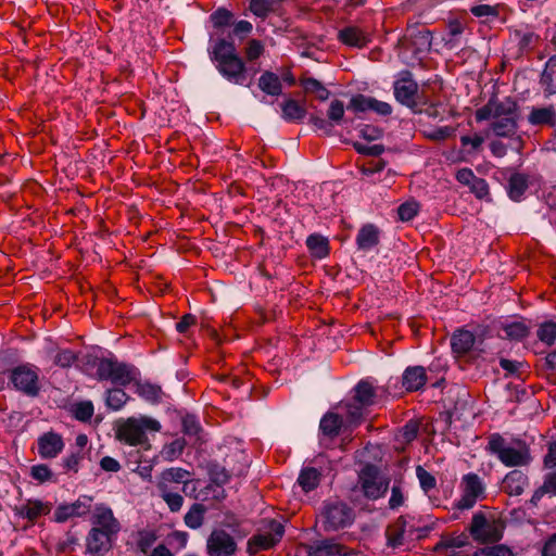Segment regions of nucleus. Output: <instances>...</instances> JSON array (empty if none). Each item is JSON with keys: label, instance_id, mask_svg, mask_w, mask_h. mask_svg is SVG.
<instances>
[{"label": "nucleus", "instance_id": "obj_10", "mask_svg": "<svg viewBox=\"0 0 556 556\" xmlns=\"http://www.w3.org/2000/svg\"><path fill=\"white\" fill-rule=\"evenodd\" d=\"M359 483L364 495L369 500L382 497L389 488V480L380 476L375 465H366L362 469Z\"/></svg>", "mask_w": 556, "mask_h": 556}, {"label": "nucleus", "instance_id": "obj_59", "mask_svg": "<svg viewBox=\"0 0 556 556\" xmlns=\"http://www.w3.org/2000/svg\"><path fill=\"white\" fill-rule=\"evenodd\" d=\"M473 556H514V553L506 545L500 544L480 548L473 553Z\"/></svg>", "mask_w": 556, "mask_h": 556}, {"label": "nucleus", "instance_id": "obj_44", "mask_svg": "<svg viewBox=\"0 0 556 556\" xmlns=\"http://www.w3.org/2000/svg\"><path fill=\"white\" fill-rule=\"evenodd\" d=\"M505 337L510 340L520 341L528 337L530 329L523 321H515L503 327Z\"/></svg>", "mask_w": 556, "mask_h": 556}, {"label": "nucleus", "instance_id": "obj_7", "mask_svg": "<svg viewBox=\"0 0 556 556\" xmlns=\"http://www.w3.org/2000/svg\"><path fill=\"white\" fill-rule=\"evenodd\" d=\"M285 534L283 525L275 519L267 522L266 530L252 535L247 543V553L254 556L262 551H267L276 546Z\"/></svg>", "mask_w": 556, "mask_h": 556}, {"label": "nucleus", "instance_id": "obj_35", "mask_svg": "<svg viewBox=\"0 0 556 556\" xmlns=\"http://www.w3.org/2000/svg\"><path fill=\"white\" fill-rule=\"evenodd\" d=\"M528 189V177L521 173H515L508 180V195L514 201H519Z\"/></svg>", "mask_w": 556, "mask_h": 556}, {"label": "nucleus", "instance_id": "obj_57", "mask_svg": "<svg viewBox=\"0 0 556 556\" xmlns=\"http://www.w3.org/2000/svg\"><path fill=\"white\" fill-rule=\"evenodd\" d=\"M418 432L419 424L410 420L400 429L397 438L403 443H410L417 438Z\"/></svg>", "mask_w": 556, "mask_h": 556}, {"label": "nucleus", "instance_id": "obj_24", "mask_svg": "<svg viewBox=\"0 0 556 556\" xmlns=\"http://www.w3.org/2000/svg\"><path fill=\"white\" fill-rule=\"evenodd\" d=\"M475 342L476 337L471 331L459 329L451 338L452 351L457 356H465L472 350Z\"/></svg>", "mask_w": 556, "mask_h": 556}, {"label": "nucleus", "instance_id": "obj_39", "mask_svg": "<svg viewBox=\"0 0 556 556\" xmlns=\"http://www.w3.org/2000/svg\"><path fill=\"white\" fill-rule=\"evenodd\" d=\"M160 497L166 503L172 513H178L184 505V497L173 488H157Z\"/></svg>", "mask_w": 556, "mask_h": 556}, {"label": "nucleus", "instance_id": "obj_62", "mask_svg": "<svg viewBox=\"0 0 556 556\" xmlns=\"http://www.w3.org/2000/svg\"><path fill=\"white\" fill-rule=\"evenodd\" d=\"M470 191L479 200H490L489 185L483 178L477 177L470 186Z\"/></svg>", "mask_w": 556, "mask_h": 556}, {"label": "nucleus", "instance_id": "obj_12", "mask_svg": "<svg viewBox=\"0 0 556 556\" xmlns=\"http://www.w3.org/2000/svg\"><path fill=\"white\" fill-rule=\"evenodd\" d=\"M237 552V543L228 532L215 529L206 541L207 556H232Z\"/></svg>", "mask_w": 556, "mask_h": 556}, {"label": "nucleus", "instance_id": "obj_45", "mask_svg": "<svg viewBox=\"0 0 556 556\" xmlns=\"http://www.w3.org/2000/svg\"><path fill=\"white\" fill-rule=\"evenodd\" d=\"M416 476L418 478L420 488L426 494H429L437 488L435 477L427 471L422 466L418 465L416 467Z\"/></svg>", "mask_w": 556, "mask_h": 556}, {"label": "nucleus", "instance_id": "obj_14", "mask_svg": "<svg viewBox=\"0 0 556 556\" xmlns=\"http://www.w3.org/2000/svg\"><path fill=\"white\" fill-rule=\"evenodd\" d=\"M64 440L62 435L54 431L42 433L37 439L38 455L42 459H52L58 457L64 450Z\"/></svg>", "mask_w": 556, "mask_h": 556}, {"label": "nucleus", "instance_id": "obj_18", "mask_svg": "<svg viewBox=\"0 0 556 556\" xmlns=\"http://www.w3.org/2000/svg\"><path fill=\"white\" fill-rule=\"evenodd\" d=\"M92 497L83 495L72 504L61 505L54 510V520L64 522L72 517H81L87 515L91 508Z\"/></svg>", "mask_w": 556, "mask_h": 556}, {"label": "nucleus", "instance_id": "obj_11", "mask_svg": "<svg viewBox=\"0 0 556 556\" xmlns=\"http://www.w3.org/2000/svg\"><path fill=\"white\" fill-rule=\"evenodd\" d=\"M518 104L510 98L498 100L491 98L486 104L478 109L475 113L477 122H483L488 119H498L506 116L517 115Z\"/></svg>", "mask_w": 556, "mask_h": 556}, {"label": "nucleus", "instance_id": "obj_19", "mask_svg": "<svg viewBox=\"0 0 556 556\" xmlns=\"http://www.w3.org/2000/svg\"><path fill=\"white\" fill-rule=\"evenodd\" d=\"M342 551L341 544L334 540L325 539L300 546L298 553L304 552L307 556H342Z\"/></svg>", "mask_w": 556, "mask_h": 556}, {"label": "nucleus", "instance_id": "obj_41", "mask_svg": "<svg viewBox=\"0 0 556 556\" xmlns=\"http://www.w3.org/2000/svg\"><path fill=\"white\" fill-rule=\"evenodd\" d=\"M207 472L211 481L217 485L228 483L231 477L230 471L216 462H210L207 464Z\"/></svg>", "mask_w": 556, "mask_h": 556}, {"label": "nucleus", "instance_id": "obj_21", "mask_svg": "<svg viewBox=\"0 0 556 556\" xmlns=\"http://www.w3.org/2000/svg\"><path fill=\"white\" fill-rule=\"evenodd\" d=\"M379 388L369 379L359 380L353 388V396L357 403L370 408L379 403Z\"/></svg>", "mask_w": 556, "mask_h": 556}, {"label": "nucleus", "instance_id": "obj_13", "mask_svg": "<svg viewBox=\"0 0 556 556\" xmlns=\"http://www.w3.org/2000/svg\"><path fill=\"white\" fill-rule=\"evenodd\" d=\"M90 521L91 529H97L113 536H116L121 530L119 521L114 517L112 509L104 504L96 505Z\"/></svg>", "mask_w": 556, "mask_h": 556}, {"label": "nucleus", "instance_id": "obj_27", "mask_svg": "<svg viewBox=\"0 0 556 556\" xmlns=\"http://www.w3.org/2000/svg\"><path fill=\"white\" fill-rule=\"evenodd\" d=\"M379 229L372 225H364L357 232L356 244L358 250L369 251L379 243Z\"/></svg>", "mask_w": 556, "mask_h": 556}, {"label": "nucleus", "instance_id": "obj_29", "mask_svg": "<svg viewBox=\"0 0 556 556\" xmlns=\"http://www.w3.org/2000/svg\"><path fill=\"white\" fill-rule=\"evenodd\" d=\"M528 122L533 126H554L556 122V110L553 105L532 108Z\"/></svg>", "mask_w": 556, "mask_h": 556}, {"label": "nucleus", "instance_id": "obj_16", "mask_svg": "<svg viewBox=\"0 0 556 556\" xmlns=\"http://www.w3.org/2000/svg\"><path fill=\"white\" fill-rule=\"evenodd\" d=\"M394 97L403 105L412 110L417 108L416 96L418 92L417 83L410 77L409 73L394 83Z\"/></svg>", "mask_w": 556, "mask_h": 556}, {"label": "nucleus", "instance_id": "obj_26", "mask_svg": "<svg viewBox=\"0 0 556 556\" xmlns=\"http://www.w3.org/2000/svg\"><path fill=\"white\" fill-rule=\"evenodd\" d=\"M341 407L345 412L346 422L350 427L359 426L369 414V408L361 405V403H357L354 399L342 403Z\"/></svg>", "mask_w": 556, "mask_h": 556}, {"label": "nucleus", "instance_id": "obj_37", "mask_svg": "<svg viewBox=\"0 0 556 556\" xmlns=\"http://www.w3.org/2000/svg\"><path fill=\"white\" fill-rule=\"evenodd\" d=\"M282 117L289 122L302 121L306 115V109L296 100L288 99L281 104Z\"/></svg>", "mask_w": 556, "mask_h": 556}, {"label": "nucleus", "instance_id": "obj_2", "mask_svg": "<svg viewBox=\"0 0 556 556\" xmlns=\"http://www.w3.org/2000/svg\"><path fill=\"white\" fill-rule=\"evenodd\" d=\"M486 452L495 455L506 467H528L533 457L530 445L520 438H513L510 442L501 433H491L488 437Z\"/></svg>", "mask_w": 556, "mask_h": 556}, {"label": "nucleus", "instance_id": "obj_46", "mask_svg": "<svg viewBox=\"0 0 556 556\" xmlns=\"http://www.w3.org/2000/svg\"><path fill=\"white\" fill-rule=\"evenodd\" d=\"M276 0H250V11L257 17L266 18L274 11Z\"/></svg>", "mask_w": 556, "mask_h": 556}, {"label": "nucleus", "instance_id": "obj_15", "mask_svg": "<svg viewBox=\"0 0 556 556\" xmlns=\"http://www.w3.org/2000/svg\"><path fill=\"white\" fill-rule=\"evenodd\" d=\"M51 510L50 502L36 498L26 500L25 503L14 507L15 515L27 519L30 525H35L40 517L49 515Z\"/></svg>", "mask_w": 556, "mask_h": 556}, {"label": "nucleus", "instance_id": "obj_50", "mask_svg": "<svg viewBox=\"0 0 556 556\" xmlns=\"http://www.w3.org/2000/svg\"><path fill=\"white\" fill-rule=\"evenodd\" d=\"M30 477L39 483L55 481L54 475L46 464H38L30 467Z\"/></svg>", "mask_w": 556, "mask_h": 556}, {"label": "nucleus", "instance_id": "obj_33", "mask_svg": "<svg viewBox=\"0 0 556 556\" xmlns=\"http://www.w3.org/2000/svg\"><path fill=\"white\" fill-rule=\"evenodd\" d=\"M306 247L315 258H325L329 255V241L319 233L309 235L306 239Z\"/></svg>", "mask_w": 556, "mask_h": 556}, {"label": "nucleus", "instance_id": "obj_31", "mask_svg": "<svg viewBox=\"0 0 556 556\" xmlns=\"http://www.w3.org/2000/svg\"><path fill=\"white\" fill-rule=\"evenodd\" d=\"M258 88L266 94L278 97L282 93L280 77L270 71H265L258 78Z\"/></svg>", "mask_w": 556, "mask_h": 556}, {"label": "nucleus", "instance_id": "obj_51", "mask_svg": "<svg viewBox=\"0 0 556 556\" xmlns=\"http://www.w3.org/2000/svg\"><path fill=\"white\" fill-rule=\"evenodd\" d=\"M84 459V453L80 451L73 452L66 457L62 458L61 466L65 472L77 473L80 468V463Z\"/></svg>", "mask_w": 556, "mask_h": 556}, {"label": "nucleus", "instance_id": "obj_38", "mask_svg": "<svg viewBox=\"0 0 556 556\" xmlns=\"http://www.w3.org/2000/svg\"><path fill=\"white\" fill-rule=\"evenodd\" d=\"M300 84L306 93L315 94L320 101H326L330 96V91L313 77H303L300 79Z\"/></svg>", "mask_w": 556, "mask_h": 556}, {"label": "nucleus", "instance_id": "obj_53", "mask_svg": "<svg viewBox=\"0 0 556 556\" xmlns=\"http://www.w3.org/2000/svg\"><path fill=\"white\" fill-rule=\"evenodd\" d=\"M470 13L476 17H485L486 20L496 18L500 15V7L478 4L470 8Z\"/></svg>", "mask_w": 556, "mask_h": 556}, {"label": "nucleus", "instance_id": "obj_61", "mask_svg": "<svg viewBox=\"0 0 556 556\" xmlns=\"http://www.w3.org/2000/svg\"><path fill=\"white\" fill-rule=\"evenodd\" d=\"M232 18L233 14L229 10L224 8H219L211 14V20L213 22L214 27L227 26L232 22Z\"/></svg>", "mask_w": 556, "mask_h": 556}, {"label": "nucleus", "instance_id": "obj_17", "mask_svg": "<svg viewBox=\"0 0 556 556\" xmlns=\"http://www.w3.org/2000/svg\"><path fill=\"white\" fill-rule=\"evenodd\" d=\"M413 520L409 516H401L386 529V538L388 545L395 548L404 544L405 534L412 536L414 534V525H409Z\"/></svg>", "mask_w": 556, "mask_h": 556}, {"label": "nucleus", "instance_id": "obj_30", "mask_svg": "<svg viewBox=\"0 0 556 556\" xmlns=\"http://www.w3.org/2000/svg\"><path fill=\"white\" fill-rule=\"evenodd\" d=\"M343 427V418L336 413H326L319 422V430L323 435L333 439L340 434L341 428Z\"/></svg>", "mask_w": 556, "mask_h": 556}, {"label": "nucleus", "instance_id": "obj_56", "mask_svg": "<svg viewBox=\"0 0 556 556\" xmlns=\"http://www.w3.org/2000/svg\"><path fill=\"white\" fill-rule=\"evenodd\" d=\"M328 119L331 122V124L339 125L344 121V104L342 101L336 99L332 100L328 112H327Z\"/></svg>", "mask_w": 556, "mask_h": 556}, {"label": "nucleus", "instance_id": "obj_28", "mask_svg": "<svg viewBox=\"0 0 556 556\" xmlns=\"http://www.w3.org/2000/svg\"><path fill=\"white\" fill-rule=\"evenodd\" d=\"M189 471L182 468H168L165 469L157 481L156 488H172V483H184V491L188 486L189 481L187 478L189 477Z\"/></svg>", "mask_w": 556, "mask_h": 556}, {"label": "nucleus", "instance_id": "obj_22", "mask_svg": "<svg viewBox=\"0 0 556 556\" xmlns=\"http://www.w3.org/2000/svg\"><path fill=\"white\" fill-rule=\"evenodd\" d=\"M528 485V476L521 470L514 469L506 473L502 481L501 489L509 496H519Z\"/></svg>", "mask_w": 556, "mask_h": 556}, {"label": "nucleus", "instance_id": "obj_58", "mask_svg": "<svg viewBox=\"0 0 556 556\" xmlns=\"http://www.w3.org/2000/svg\"><path fill=\"white\" fill-rule=\"evenodd\" d=\"M413 38L414 45L419 46L422 50H429L432 42V36L427 28L418 29L416 33L412 31L409 35Z\"/></svg>", "mask_w": 556, "mask_h": 556}, {"label": "nucleus", "instance_id": "obj_1", "mask_svg": "<svg viewBox=\"0 0 556 556\" xmlns=\"http://www.w3.org/2000/svg\"><path fill=\"white\" fill-rule=\"evenodd\" d=\"M211 60L216 63L219 74L229 83L244 85L247 80V66L237 54L235 43L225 38L215 40L208 49Z\"/></svg>", "mask_w": 556, "mask_h": 556}, {"label": "nucleus", "instance_id": "obj_49", "mask_svg": "<svg viewBox=\"0 0 556 556\" xmlns=\"http://www.w3.org/2000/svg\"><path fill=\"white\" fill-rule=\"evenodd\" d=\"M455 131L456 129L452 126H443L429 130H424L422 134L426 138L432 141L440 142L455 136Z\"/></svg>", "mask_w": 556, "mask_h": 556}, {"label": "nucleus", "instance_id": "obj_43", "mask_svg": "<svg viewBox=\"0 0 556 556\" xmlns=\"http://www.w3.org/2000/svg\"><path fill=\"white\" fill-rule=\"evenodd\" d=\"M129 400L127 393L121 388L110 389L106 392V405L114 409L119 410Z\"/></svg>", "mask_w": 556, "mask_h": 556}, {"label": "nucleus", "instance_id": "obj_48", "mask_svg": "<svg viewBox=\"0 0 556 556\" xmlns=\"http://www.w3.org/2000/svg\"><path fill=\"white\" fill-rule=\"evenodd\" d=\"M536 336L539 340L547 345H553L556 340V323L545 321L540 325Z\"/></svg>", "mask_w": 556, "mask_h": 556}, {"label": "nucleus", "instance_id": "obj_54", "mask_svg": "<svg viewBox=\"0 0 556 556\" xmlns=\"http://www.w3.org/2000/svg\"><path fill=\"white\" fill-rule=\"evenodd\" d=\"M77 354L70 349L59 350L54 356L53 363L62 368L71 367L76 361Z\"/></svg>", "mask_w": 556, "mask_h": 556}, {"label": "nucleus", "instance_id": "obj_36", "mask_svg": "<svg viewBox=\"0 0 556 556\" xmlns=\"http://www.w3.org/2000/svg\"><path fill=\"white\" fill-rule=\"evenodd\" d=\"M206 507L203 504L194 503L184 517L185 525L190 529H199L204 522Z\"/></svg>", "mask_w": 556, "mask_h": 556}, {"label": "nucleus", "instance_id": "obj_42", "mask_svg": "<svg viewBox=\"0 0 556 556\" xmlns=\"http://www.w3.org/2000/svg\"><path fill=\"white\" fill-rule=\"evenodd\" d=\"M136 392L140 397L151 403H157L162 397L161 388L149 382L137 383Z\"/></svg>", "mask_w": 556, "mask_h": 556}, {"label": "nucleus", "instance_id": "obj_55", "mask_svg": "<svg viewBox=\"0 0 556 556\" xmlns=\"http://www.w3.org/2000/svg\"><path fill=\"white\" fill-rule=\"evenodd\" d=\"M157 536L151 530L139 531L137 546L143 554H148L155 543Z\"/></svg>", "mask_w": 556, "mask_h": 556}, {"label": "nucleus", "instance_id": "obj_47", "mask_svg": "<svg viewBox=\"0 0 556 556\" xmlns=\"http://www.w3.org/2000/svg\"><path fill=\"white\" fill-rule=\"evenodd\" d=\"M182 430L186 435L194 440V443L201 440L202 428L194 416L187 415L182 418Z\"/></svg>", "mask_w": 556, "mask_h": 556}, {"label": "nucleus", "instance_id": "obj_4", "mask_svg": "<svg viewBox=\"0 0 556 556\" xmlns=\"http://www.w3.org/2000/svg\"><path fill=\"white\" fill-rule=\"evenodd\" d=\"M93 365L98 380L111 381L119 387H126L135 380V367L118 362L115 357L97 358Z\"/></svg>", "mask_w": 556, "mask_h": 556}, {"label": "nucleus", "instance_id": "obj_60", "mask_svg": "<svg viewBox=\"0 0 556 556\" xmlns=\"http://www.w3.org/2000/svg\"><path fill=\"white\" fill-rule=\"evenodd\" d=\"M419 205L415 201L405 202L401 204L397 208L399 218L402 222L412 220L418 213Z\"/></svg>", "mask_w": 556, "mask_h": 556}, {"label": "nucleus", "instance_id": "obj_9", "mask_svg": "<svg viewBox=\"0 0 556 556\" xmlns=\"http://www.w3.org/2000/svg\"><path fill=\"white\" fill-rule=\"evenodd\" d=\"M10 381L16 390L27 396H37L40 391L39 375L30 364L20 365L11 370Z\"/></svg>", "mask_w": 556, "mask_h": 556}, {"label": "nucleus", "instance_id": "obj_3", "mask_svg": "<svg viewBox=\"0 0 556 556\" xmlns=\"http://www.w3.org/2000/svg\"><path fill=\"white\" fill-rule=\"evenodd\" d=\"M161 424L151 417H129L117 424L116 439L127 445L137 446L148 442L147 432H159Z\"/></svg>", "mask_w": 556, "mask_h": 556}, {"label": "nucleus", "instance_id": "obj_25", "mask_svg": "<svg viewBox=\"0 0 556 556\" xmlns=\"http://www.w3.org/2000/svg\"><path fill=\"white\" fill-rule=\"evenodd\" d=\"M426 382L427 375L422 366L407 367L402 377V384L408 392L420 390Z\"/></svg>", "mask_w": 556, "mask_h": 556}, {"label": "nucleus", "instance_id": "obj_40", "mask_svg": "<svg viewBox=\"0 0 556 556\" xmlns=\"http://www.w3.org/2000/svg\"><path fill=\"white\" fill-rule=\"evenodd\" d=\"M320 480V473L316 468L308 467L301 470L298 482L305 492L317 488Z\"/></svg>", "mask_w": 556, "mask_h": 556}, {"label": "nucleus", "instance_id": "obj_32", "mask_svg": "<svg viewBox=\"0 0 556 556\" xmlns=\"http://www.w3.org/2000/svg\"><path fill=\"white\" fill-rule=\"evenodd\" d=\"M518 114L495 119L491 128L497 137L514 138L518 129Z\"/></svg>", "mask_w": 556, "mask_h": 556}, {"label": "nucleus", "instance_id": "obj_5", "mask_svg": "<svg viewBox=\"0 0 556 556\" xmlns=\"http://www.w3.org/2000/svg\"><path fill=\"white\" fill-rule=\"evenodd\" d=\"M506 523L494 516H485L482 511L472 516L469 532L480 544L496 543L502 540Z\"/></svg>", "mask_w": 556, "mask_h": 556}, {"label": "nucleus", "instance_id": "obj_64", "mask_svg": "<svg viewBox=\"0 0 556 556\" xmlns=\"http://www.w3.org/2000/svg\"><path fill=\"white\" fill-rule=\"evenodd\" d=\"M186 446V441L184 439H176L169 444L164 446L163 453L168 459L177 458L181 455Z\"/></svg>", "mask_w": 556, "mask_h": 556}, {"label": "nucleus", "instance_id": "obj_23", "mask_svg": "<svg viewBox=\"0 0 556 556\" xmlns=\"http://www.w3.org/2000/svg\"><path fill=\"white\" fill-rule=\"evenodd\" d=\"M338 39L345 46L362 49L370 42V35L358 26H346L339 30Z\"/></svg>", "mask_w": 556, "mask_h": 556}, {"label": "nucleus", "instance_id": "obj_63", "mask_svg": "<svg viewBox=\"0 0 556 556\" xmlns=\"http://www.w3.org/2000/svg\"><path fill=\"white\" fill-rule=\"evenodd\" d=\"M93 405L91 402H80L74 407V416L77 420L87 421L93 415Z\"/></svg>", "mask_w": 556, "mask_h": 556}, {"label": "nucleus", "instance_id": "obj_8", "mask_svg": "<svg viewBox=\"0 0 556 556\" xmlns=\"http://www.w3.org/2000/svg\"><path fill=\"white\" fill-rule=\"evenodd\" d=\"M459 486L462 496L455 504L459 510L470 509L478 501L485 497V483L475 472L464 475Z\"/></svg>", "mask_w": 556, "mask_h": 556}, {"label": "nucleus", "instance_id": "obj_20", "mask_svg": "<svg viewBox=\"0 0 556 556\" xmlns=\"http://www.w3.org/2000/svg\"><path fill=\"white\" fill-rule=\"evenodd\" d=\"M116 536L90 529L86 539L87 551L93 556H103L112 548Z\"/></svg>", "mask_w": 556, "mask_h": 556}, {"label": "nucleus", "instance_id": "obj_34", "mask_svg": "<svg viewBox=\"0 0 556 556\" xmlns=\"http://www.w3.org/2000/svg\"><path fill=\"white\" fill-rule=\"evenodd\" d=\"M541 84L547 96L556 93V55L551 56L541 76Z\"/></svg>", "mask_w": 556, "mask_h": 556}, {"label": "nucleus", "instance_id": "obj_52", "mask_svg": "<svg viewBox=\"0 0 556 556\" xmlns=\"http://www.w3.org/2000/svg\"><path fill=\"white\" fill-rule=\"evenodd\" d=\"M265 51L263 42L258 39H250L244 48L247 61L253 62L261 58Z\"/></svg>", "mask_w": 556, "mask_h": 556}, {"label": "nucleus", "instance_id": "obj_6", "mask_svg": "<svg viewBox=\"0 0 556 556\" xmlns=\"http://www.w3.org/2000/svg\"><path fill=\"white\" fill-rule=\"evenodd\" d=\"M355 519L352 507L341 501L328 502L323 510V527L325 531H338L350 527Z\"/></svg>", "mask_w": 556, "mask_h": 556}]
</instances>
